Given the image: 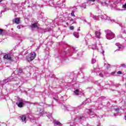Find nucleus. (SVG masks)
<instances>
[{
	"mask_svg": "<svg viewBox=\"0 0 126 126\" xmlns=\"http://www.w3.org/2000/svg\"><path fill=\"white\" fill-rule=\"evenodd\" d=\"M92 110H91V109H89V112H90V113H91Z\"/></svg>",
	"mask_w": 126,
	"mask_h": 126,
	"instance_id": "4be33fe9",
	"label": "nucleus"
},
{
	"mask_svg": "<svg viewBox=\"0 0 126 126\" xmlns=\"http://www.w3.org/2000/svg\"><path fill=\"white\" fill-rule=\"evenodd\" d=\"M121 66H123V67H126V64L123 63V64H121Z\"/></svg>",
	"mask_w": 126,
	"mask_h": 126,
	"instance_id": "2eb2a0df",
	"label": "nucleus"
},
{
	"mask_svg": "<svg viewBox=\"0 0 126 126\" xmlns=\"http://www.w3.org/2000/svg\"><path fill=\"white\" fill-rule=\"evenodd\" d=\"M21 119L22 122H25V121H26V116L22 115V116L21 117Z\"/></svg>",
	"mask_w": 126,
	"mask_h": 126,
	"instance_id": "6e6552de",
	"label": "nucleus"
},
{
	"mask_svg": "<svg viewBox=\"0 0 126 126\" xmlns=\"http://www.w3.org/2000/svg\"><path fill=\"white\" fill-rule=\"evenodd\" d=\"M95 37H96V38H98V39H100V36H101V33L100 32L96 31L95 32Z\"/></svg>",
	"mask_w": 126,
	"mask_h": 126,
	"instance_id": "423d86ee",
	"label": "nucleus"
},
{
	"mask_svg": "<svg viewBox=\"0 0 126 126\" xmlns=\"http://www.w3.org/2000/svg\"><path fill=\"white\" fill-rule=\"evenodd\" d=\"M14 22L16 24H19L20 22V19H19V18H15L14 19Z\"/></svg>",
	"mask_w": 126,
	"mask_h": 126,
	"instance_id": "0eeeda50",
	"label": "nucleus"
},
{
	"mask_svg": "<svg viewBox=\"0 0 126 126\" xmlns=\"http://www.w3.org/2000/svg\"><path fill=\"white\" fill-rule=\"evenodd\" d=\"M69 29H70V30H73V29H74V27H73V26H71V27H70Z\"/></svg>",
	"mask_w": 126,
	"mask_h": 126,
	"instance_id": "ddd939ff",
	"label": "nucleus"
},
{
	"mask_svg": "<svg viewBox=\"0 0 126 126\" xmlns=\"http://www.w3.org/2000/svg\"><path fill=\"white\" fill-rule=\"evenodd\" d=\"M18 28H20V26H18Z\"/></svg>",
	"mask_w": 126,
	"mask_h": 126,
	"instance_id": "b1692460",
	"label": "nucleus"
},
{
	"mask_svg": "<svg viewBox=\"0 0 126 126\" xmlns=\"http://www.w3.org/2000/svg\"><path fill=\"white\" fill-rule=\"evenodd\" d=\"M3 59L5 60H8V61H12V56L9 54H6L3 56Z\"/></svg>",
	"mask_w": 126,
	"mask_h": 126,
	"instance_id": "7ed1b4c3",
	"label": "nucleus"
},
{
	"mask_svg": "<svg viewBox=\"0 0 126 126\" xmlns=\"http://www.w3.org/2000/svg\"><path fill=\"white\" fill-rule=\"evenodd\" d=\"M74 93H75V94H76V95H79L78 93H79V91L78 90V89H77L74 92Z\"/></svg>",
	"mask_w": 126,
	"mask_h": 126,
	"instance_id": "9d476101",
	"label": "nucleus"
},
{
	"mask_svg": "<svg viewBox=\"0 0 126 126\" xmlns=\"http://www.w3.org/2000/svg\"><path fill=\"white\" fill-rule=\"evenodd\" d=\"M106 35L109 40H111V39H113V38H115V34L114 33H113L111 31H108L106 32Z\"/></svg>",
	"mask_w": 126,
	"mask_h": 126,
	"instance_id": "f03ea898",
	"label": "nucleus"
},
{
	"mask_svg": "<svg viewBox=\"0 0 126 126\" xmlns=\"http://www.w3.org/2000/svg\"><path fill=\"white\" fill-rule=\"evenodd\" d=\"M2 33H3V29H0V36H1V35H2Z\"/></svg>",
	"mask_w": 126,
	"mask_h": 126,
	"instance_id": "9b49d317",
	"label": "nucleus"
},
{
	"mask_svg": "<svg viewBox=\"0 0 126 126\" xmlns=\"http://www.w3.org/2000/svg\"><path fill=\"white\" fill-rule=\"evenodd\" d=\"M36 58V53L34 52H31V53L29 54L27 56V61L30 63V62H32L33 60H35Z\"/></svg>",
	"mask_w": 126,
	"mask_h": 126,
	"instance_id": "f257e3e1",
	"label": "nucleus"
},
{
	"mask_svg": "<svg viewBox=\"0 0 126 126\" xmlns=\"http://www.w3.org/2000/svg\"><path fill=\"white\" fill-rule=\"evenodd\" d=\"M89 0V1H93V2L95 1V0Z\"/></svg>",
	"mask_w": 126,
	"mask_h": 126,
	"instance_id": "6ab92c4d",
	"label": "nucleus"
},
{
	"mask_svg": "<svg viewBox=\"0 0 126 126\" xmlns=\"http://www.w3.org/2000/svg\"><path fill=\"white\" fill-rule=\"evenodd\" d=\"M2 0H0V2H1V1H2Z\"/></svg>",
	"mask_w": 126,
	"mask_h": 126,
	"instance_id": "5701e85b",
	"label": "nucleus"
},
{
	"mask_svg": "<svg viewBox=\"0 0 126 126\" xmlns=\"http://www.w3.org/2000/svg\"><path fill=\"white\" fill-rule=\"evenodd\" d=\"M71 15L72 16H75V15H74V11H72V12L71 13Z\"/></svg>",
	"mask_w": 126,
	"mask_h": 126,
	"instance_id": "f8f14e48",
	"label": "nucleus"
},
{
	"mask_svg": "<svg viewBox=\"0 0 126 126\" xmlns=\"http://www.w3.org/2000/svg\"><path fill=\"white\" fill-rule=\"evenodd\" d=\"M19 72H22V70H21V69H19Z\"/></svg>",
	"mask_w": 126,
	"mask_h": 126,
	"instance_id": "aec40b11",
	"label": "nucleus"
},
{
	"mask_svg": "<svg viewBox=\"0 0 126 126\" xmlns=\"http://www.w3.org/2000/svg\"><path fill=\"white\" fill-rule=\"evenodd\" d=\"M54 124L55 125H56L57 126H61L62 125V123H61V122H60L59 121H55Z\"/></svg>",
	"mask_w": 126,
	"mask_h": 126,
	"instance_id": "1a4fd4ad",
	"label": "nucleus"
},
{
	"mask_svg": "<svg viewBox=\"0 0 126 126\" xmlns=\"http://www.w3.org/2000/svg\"><path fill=\"white\" fill-rule=\"evenodd\" d=\"M99 76H100V77H103V74H102L101 73L99 74Z\"/></svg>",
	"mask_w": 126,
	"mask_h": 126,
	"instance_id": "f3484780",
	"label": "nucleus"
},
{
	"mask_svg": "<svg viewBox=\"0 0 126 126\" xmlns=\"http://www.w3.org/2000/svg\"><path fill=\"white\" fill-rule=\"evenodd\" d=\"M107 68L111 67V65H110L109 64H107Z\"/></svg>",
	"mask_w": 126,
	"mask_h": 126,
	"instance_id": "a211bd4d",
	"label": "nucleus"
},
{
	"mask_svg": "<svg viewBox=\"0 0 126 126\" xmlns=\"http://www.w3.org/2000/svg\"><path fill=\"white\" fill-rule=\"evenodd\" d=\"M118 74H122V72L121 71H119L117 72Z\"/></svg>",
	"mask_w": 126,
	"mask_h": 126,
	"instance_id": "dca6fc26",
	"label": "nucleus"
},
{
	"mask_svg": "<svg viewBox=\"0 0 126 126\" xmlns=\"http://www.w3.org/2000/svg\"><path fill=\"white\" fill-rule=\"evenodd\" d=\"M123 8H126V3L123 5V6H122Z\"/></svg>",
	"mask_w": 126,
	"mask_h": 126,
	"instance_id": "4468645a",
	"label": "nucleus"
},
{
	"mask_svg": "<svg viewBox=\"0 0 126 126\" xmlns=\"http://www.w3.org/2000/svg\"><path fill=\"white\" fill-rule=\"evenodd\" d=\"M16 105H17L19 108H22V107H23V105H24V103H23V101L21 100L19 102V103L18 102H16Z\"/></svg>",
	"mask_w": 126,
	"mask_h": 126,
	"instance_id": "39448f33",
	"label": "nucleus"
},
{
	"mask_svg": "<svg viewBox=\"0 0 126 126\" xmlns=\"http://www.w3.org/2000/svg\"><path fill=\"white\" fill-rule=\"evenodd\" d=\"M115 72H112L111 74H115Z\"/></svg>",
	"mask_w": 126,
	"mask_h": 126,
	"instance_id": "412c9836",
	"label": "nucleus"
},
{
	"mask_svg": "<svg viewBox=\"0 0 126 126\" xmlns=\"http://www.w3.org/2000/svg\"><path fill=\"white\" fill-rule=\"evenodd\" d=\"M40 24H38V23H34L31 26V28H36V29H39Z\"/></svg>",
	"mask_w": 126,
	"mask_h": 126,
	"instance_id": "20e7f679",
	"label": "nucleus"
}]
</instances>
